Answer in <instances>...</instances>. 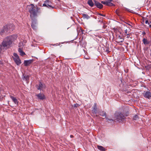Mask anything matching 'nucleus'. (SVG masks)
<instances>
[{
  "instance_id": "6",
  "label": "nucleus",
  "mask_w": 151,
  "mask_h": 151,
  "mask_svg": "<svg viewBox=\"0 0 151 151\" xmlns=\"http://www.w3.org/2000/svg\"><path fill=\"white\" fill-rule=\"evenodd\" d=\"M36 87L37 89L40 91H43L45 88V85L43 83L40 81L38 84L36 85Z\"/></svg>"
},
{
  "instance_id": "10",
  "label": "nucleus",
  "mask_w": 151,
  "mask_h": 151,
  "mask_svg": "<svg viewBox=\"0 0 151 151\" xmlns=\"http://www.w3.org/2000/svg\"><path fill=\"white\" fill-rule=\"evenodd\" d=\"M144 96L145 98L150 99L151 98V93L149 91H147L144 93Z\"/></svg>"
},
{
  "instance_id": "1",
  "label": "nucleus",
  "mask_w": 151,
  "mask_h": 151,
  "mask_svg": "<svg viewBox=\"0 0 151 151\" xmlns=\"http://www.w3.org/2000/svg\"><path fill=\"white\" fill-rule=\"evenodd\" d=\"M29 12L30 13V17L32 20L31 24L32 28L34 30L37 29V23L36 18L38 14L40 13V8L37 5L35 6L33 4H31L28 6Z\"/></svg>"
},
{
  "instance_id": "4",
  "label": "nucleus",
  "mask_w": 151,
  "mask_h": 151,
  "mask_svg": "<svg viewBox=\"0 0 151 151\" xmlns=\"http://www.w3.org/2000/svg\"><path fill=\"white\" fill-rule=\"evenodd\" d=\"M15 28L14 26L12 24H8L4 26L3 29L6 33L7 32H10V31H13Z\"/></svg>"
},
{
  "instance_id": "23",
  "label": "nucleus",
  "mask_w": 151,
  "mask_h": 151,
  "mask_svg": "<svg viewBox=\"0 0 151 151\" xmlns=\"http://www.w3.org/2000/svg\"><path fill=\"white\" fill-rule=\"evenodd\" d=\"M23 45V42L22 41H20L19 43V47H21Z\"/></svg>"
},
{
  "instance_id": "28",
  "label": "nucleus",
  "mask_w": 151,
  "mask_h": 151,
  "mask_svg": "<svg viewBox=\"0 0 151 151\" xmlns=\"http://www.w3.org/2000/svg\"><path fill=\"white\" fill-rule=\"evenodd\" d=\"M78 106V104H75L73 105V107H77Z\"/></svg>"
},
{
  "instance_id": "12",
  "label": "nucleus",
  "mask_w": 151,
  "mask_h": 151,
  "mask_svg": "<svg viewBox=\"0 0 151 151\" xmlns=\"http://www.w3.org/2000/svg\"><path fill=\"white\" fill-rule=\"evenodd\" d=\"M23 47H19L18 49V52L19 53V54L21 56H23L24 55H25V52L23 51Z\"/></svg>"
},
{
  "instance_id": "15",
  "label": "nucleus",
  "mask_w": 151,
  "mask_h": 151,
  "mask_svg": "<svg viewBox=\"0 0 151 151\" xmlns=\"http://www.w3.org/2000/svg\"><path fill=\"white\" fill-rule=\"evenodd\" d=\"M10 97L15 104H18V101L17 99L15 97H14L11 95L10 96Z\"/></svg>"
},
{
  "instance_id": "2",
  "label": "nucleus",
  "mask_w": 151,
  "mask_h": 151,
  "mask_svg": "<svg viewBox=\"0 0 151 151\" xmlns=\"http://www.w3.org/2000/svg\"><path fill=\"white\" fill-rule=\"evenodd\" d=\"M17 38V36L14 35L7 37L1 43V46L2 47L6 49L9 48L11 46L13 42Z\"/></svg>"
},
{
  "instance_id": "5",
  "label": "nucleus",
  "mask_w": 151,
  "mask_h": 151,
  "mask_svg": "<svg viewBox=\"0 0 151 151\" xmlns=\"http://www.w3.org/2000/svg\"><path fill=\"white\" fill-rule=\"evenodd\" d=\"M13 59L15 63L18 65H19L22 63L21 60L19 58L17 54L15 53H13Z\"/></svg>"
},
{
  "instance_id": "14",
  "label": "nucleus",
  "mask_w": 151,
  "mask_h": 151,
  "mask_svg": "<svg viewBox=\"0 0 151 151\" xmlns=\"http://www.w3.org/2000/svg\"><path fill=\"white\" fill-rule=\"evenodd\" d=\"M45 2H46V4H48L47 5V7L48 8H51L52 9L54 8V7L51 5L52 3L51 1H50L49 0H47L45 1Z\"/></svg>"
},
{
  "instance_id": "39",
  "label": "nucleus",
  "mask_w": 151,
  "mask_h": 151,
  "mask_svg": "<svg viewBox=\"0 0 151 151\" xmlns=\"http://www.w3.org/2000/svg\"><path fill=\"white\" fill-rule=\"evenodd\" d=\"M108 50H107V49H106V52H108Z\"/></svg>"
},
{
  "instance_id": "26",
  "label": "nucleus",
  "mask_w": 151,
  "mask_h": 151,
  "mask_svg": "<svg viewBox=\"0 0 151 151\" xmlns=\"http://www.w3.org/2000/svg\"><path fill=\"white\" fill-rule=\"evenodd\" d=\"M44 2L45 3L43 4L42 6L47 7V5H48V4H46L47 2H45V1Z\"/></svg>"
},
{
  "instance_id": "35",
  "label": "nucleus",
  "mask_w": 151,
  "mask_h": 151,
  "mask_svg": "<svg viewBox=\"0 0 151 151\" xmlns=\"http://www.w3.org/2000/svg\"><path fill=\"white\" fill-rule=\"evenodd\" d=\"M146 34L145 32H142V35H144Z\"/></svg>"
},
{
  "instance_id": "24",
  "label": "nucleus",
  "mask_w": 151,
  "mask_h": 151,
  "mask_svg": "<svg viewBox=\"0 0 151 151\" xmlns=\"http://www.w3.org/2000/svg\"><path fill=\"white\" fill-rule=\"evenodd\" d=\"M133 119L134 120H136L138 119V116L137 115H135L133 117Z\"/></svg>"
},
{
  "instance_id": "11",
  "label": "nucleus",
  "mask_w": 151,
  "mask_h": 151,
  "mask_svg": "<svg viewBox=\"0 0 151 151\" xmlns=\"http://www.w3.org/2000/svg\"><path fill=\"white\" fill-rule=\"evenodd\" d=\"M101 3L109 6H112L114 5V4L108 1H101Z\"/></svg>"
},
{
  "instance_id": "34",
  "label": "nucleus",
  "mask_w": 151,
  "mask_h": 151,
  "mask_svg": "<svg viewBox=\"0 0 151 151\" xmlns=\"http://www.w3.org/2000/svg\"><path fill=\"white\" fill-rule=\"evenodd\" d=\"M125 34H124V35H126V34H127V29H126L125 30Z\"/></svg>"
},
{
  "instance_id": "22",
  "label": "nucleus",
  "mask_w": 151,
  "mask_h": 151,
  "mask_svg": "<svg viewBox=\"0 0 151 151\" xmlns=\"http://www.w3.org/2000/svg\"><path fill=\"white\" fill-rule=\"evenodd\" d=\"M4 33H5V32L4 31L3 29H2L1 30V31H0V35H4Z\"/></svg>"
},
{
  "instance_id": "29",
  "label": "nucleus",
  "mask_w": 151,
  "mask_h": 151,
  "mask_svg": "<svg viewBox=\"0 0 151 151\" xmlns=\"http://www.w3.org/2000/svg\"><path fill=\"white\" fill-rule=\"evenodd\" d=\"M131 34V33H130L129 34H127L126 35H127V38H129L130 37V35Z\"/></svg>"
},
{
  "instance_id": "21",
  "label": "nucleus",
  "mask_w": 151,
  "mask_h": 151,
  "mask_svg": "<svg viewBox=\"0 0 151 151\" xmlns=\"http://www.w3.org/2000/svg\"><path fill=\"white\" fill-rule=\"evenodd\" d=\"M99 115L102 116H105V117L106 116V113L104 111H102L100 112H99Z\"/></svg>"
},
{
  "instance_id": "19",
  "label": "nucleus",
  "mask_w": 151,
  "mask_h": 151,
  "mask_svg": "<svg viewBox=\"0 0 151 151\" xmlns=\"http://www.w3.org/2000/svg\"><path fill=\"white\" fill-rule=\"evenodd\" d=\"M97 147L99 150L101 151H105L106 150L105 148L102 146L97 145Z\"/></svg>"
},
{
  "instance_id": "8",
  "label": "nucleus",
  "mask_w": 151,
  "mask_h": 151,
  "mask_svg": "<svg viewBox=\"0 0 151 151\" xmlns=\"http://www.w3.org/2000/svg\"><path fill=\"white\" fill-rule=\"evenodd\" d=\"M37 98L40 100H44L45 99L44 95L43 93H40L36 95Z\"/></svg>"
},
{
  "instance_id": "20",
  "label": "nucleus",
  "mask_w": 151,
  "mask_h": 151,
  "mask_svg": "<svg viewBox=\"0 0 151 151\" xmlns=\"http://www.w3.org/2000/svg\"><path fill=\"white\" fill-rule=\"evenodd\" d=\"M82 16L84 19H89L90 17L88 14H82Z\"/></svg>"
},
{
  "instance_id": "25",
  "label": "nucleus",
  "mask_w": 151,
  "mask_h": 151,
  "mask_svg": "<svg viewBox=\"0 0 151 151\" xmlns=\"http://www.w3.org/2000/svg\"><path fill=\"white\" fill-rule=\"evenodd\" d=\"M106 120H107V121H114V120L112 119H109V118H108L106 116L105 117Z\"/></svg>"
},
{
  "instance_id": "32",
  "label": "nucleus",
  "mask_w": 151,
  "mask_h": 151,
  "mask_svg": "<svg viewBox=\"0 0 151 151\" xmlns=\"http://www.w3.org/2000/svg\"><path fill=\"white\" fill-rule=\"evenodd\" d=\"M115 12H116V14L117 15H119V12L118 11V10H117V9H116V11H115Z\"/></svg>"
},
{
  "instance_id": "40",
  "label": "nucleus",
  "mask_w": 151,
  "mask_h": 151,
  "mask_svg": "<svg viewBox=\"0 0 151 151\" xmlns=\"http://www.w3.org/2000/svg\"><path fill=\"white\" fill-rule=\"evenodd\" d=\"M127 10L128 11H129V9H127Z\"/></svg>"
},
{
  "instance_id": "13",
  "label": "nucleus",
  "mask_w": 151,
  "mask_h": 151,
  "mask_svg": "<svg viewBox=\"0 0 151 151\" xmlns=\"http://www.w3.org/2000/svg\"><path fill=\"white\" fill-rule=\"evenodd\" d=\"M22 77L23 80H25L27 82L29 80V76L28 75L23 74Z\"/></svg>"
},
{
  "instance_id": "7",
  "label": "nucleus",
  "mask_w": 151,
  "mask_h": 151,
  "mask_svg": "<svg viewBox=\"0 0 151 151\" xmlns=\"http://www.w3.org/2000/svg\"><path fill=\"white\" fill-rule=\"evenodd\" d=\"M93 1L95 5L97 8L99 9H101L102 8L103 5L101 4L96 0H93Z\"/></svg>"
},
{
  "instance_id": "17",
  "label": "nucleus",
  "mask_w": 151,
  "mask_h": 151,
  "mask_svg": "<svg viewBox=\"0 0 151 151\" xmlns=\"http://www.w3.org/2000/svg\"><path fill=\"white\" fill-rule=\"evenodd\" d=\"M92 112L94 114H96L97 113V107H96V104L95 103L94 105L93 108V109L92 110Z\"/></svg>"
},
{
  "instance_id": "16",
  "label": "nucleus",
  "mask_w": 151,
  "mask_h": 151,
  "mask_svg": "<svg viewBox=\"0 0 151 151\" xmlns=\"http://www.w3.org/2000/svg\"><path fill=\"white\" fill-rule=\"evenodd\" d=\"M87 4L91 7H93L94 4L92 0H88L87 1Z\"/></svg>"
},
{
  "instance_id": "33",
  "label": "nucleus",
  "mask_w": 151,
  "mask_h": 151,
  "mask_svg": "<svg viewBox=\"0 0 151 151\" xmlns=\"http://www.w3.org/2000/svg\"><path fill=\"white\" fill-rule=\"evenodd\" d=\"M122 39V37L120 36L119 35V36L118 37V39Z\"/></svg>"
},
{
  "instance_id": "3",
  "label": "nucleus",
  "mask_w": 151,
  "mask_h": 151,
  "mask_svg": "<svg viewBox=\"0 0 151 151\" xmlns=\"http://www.w3.org/2000/svg\"><path fill=\"white\" fill-rule=\"evenodd\" d=\"M125 114L120 112H116L114 114L115 119L119 122H123L125 119Z\"/></svg>"
},
{
  "instance_id": "31",
  "label": "nucleus",
  "mask_w": 151,
  "mask_h": 151,
  "mask_svg": "<svg viewBox=\"0 0 151 151\" xmlns=\"http://www.w3.org/2000/svg\"><path fill=\"white\" fill-rule=\"evenodd\" d=\"M145 23L146 24H148V25L150 24V22H148V20H146L145 21Z\"/></svg>"
},
{
  "instance_id": "42",
  "label": "nucleus",
  "mask_w": 151,
  "mask_h": 151,
  "mask_svg": "<svg viewBox=\"0 0 151 151\" xmlns=\"http://www.w3.org/2000/svg\"><path fill=\"white\" fill-rule=\"evenodd\" d=\"M129 25H130L129 24H128Z\"/></svg>"
},
{
  "instance_id": "18",
  "label": "nucleus",
  "mask_w": 151,
  "mask_h": 151,
  "mask_svg": "<svg viewBox=\"0 0 151 151\" xmlns=\"http://www.w3.org/2000/svg\"><path fill=\"white\" fill-rule=\"evenodd\" d=\"M144 44L145 45L150 43V41H148L147 39L144 38L142 40Z\"/></svg>"
},
{
  "instance_id": "37",
  "label": "nucleus",
  "mask_w": 151,
  "mask_h": 151,
  "mask_svg": "<svg viewBox=\"0 0 151 151\" xmlns=\"http://www.w3.org/2000/svg\"><path fill=\"white\" fill-rule=\"evenodd\" d=\"M150 55L151 56V49H150Z\"/></svg>"
},
{
  "instance_id": "41",
  "label": "nucleus",
  "mask_w": 151,
  "mask_h": 151,
  "mask_svg": "<svg viewBox=\"0 0 151 151\" xmlns=\"http://www.w3.org/2000/svg\"><path fill=\"white\" fill-rule=\"evenodd\" d=\"M104 28H105V26H104Z\"/></svg>"
},
{
  "instance_id": "38",
  "label": "nucleus",
  "mask_w": 151,
  "mask_h": 151,
  "mask_svg": "<svg viewBox=\"0 0 151 151\" xmlns=\"http://www.w3.org/2000/svg\"><path fill=\"white\" fill-rule=\"evenodd\" d=\"M70 137H73V135H71L70 136Z\"/></svg>"
},
{
  "instance_id": "27",
  "label": "nucleus",
  "mask_w": 151,
  "mask_h": 151,
  "mask_svg": "<svg viewBox=\"0 0 151 151\" xmlns=\"http://www.w3.org/2000/svg\"><path fill=\"white\" fill-rule=\"evenodd\" d=\"M97 14L98 15L102 16H104V17L105 16V15H103V14L100 13H98Z\"/></svg>"
},
{
  "instance_id": "9",
  "label": "nucleus",
  "mask_w": 151,
  "mask_h": 151,
  "mask_svg": "<svg viewBox=\"0 0 151 151\" xmlns=\"http://www.w3.org/2000/svg\"><path fill=\"white\" fill-rule=\"evenodd\" d=\"M34 61V60L31 59L28 60H25L24 61V63L25 66H27L29 65Z\"/></svg>"
},
{
  "instance_id": "30",
  "label": "nucleus",
  "mask_w": 151,
  "mask_h": 151,
  "mask_svg": "<svg viewBox=\"0 0 151 151\" xmlns=\"http://www.w3.org/2000/svg\"><path fill=\"white\" fill-rule=\"evenodd\" d=\"M120 40H119V42H123L124 41V39H120Z\"/></svg>"
},
{
  "instance_id": "36",
  "label": "nucleus",
  "mask_w": 151,
  "mask_h": 151,
  "mask_svg": "<svg viewBox=\"0 0 151 151\" xmlns=\"http://www.w3.org/2000/svg\"><path fill=\"white\" fill-rule=\"evenodd\" d=\"M150 28H151V21L150 22V24H149Z\"/></svg>"
}]
</instances>
